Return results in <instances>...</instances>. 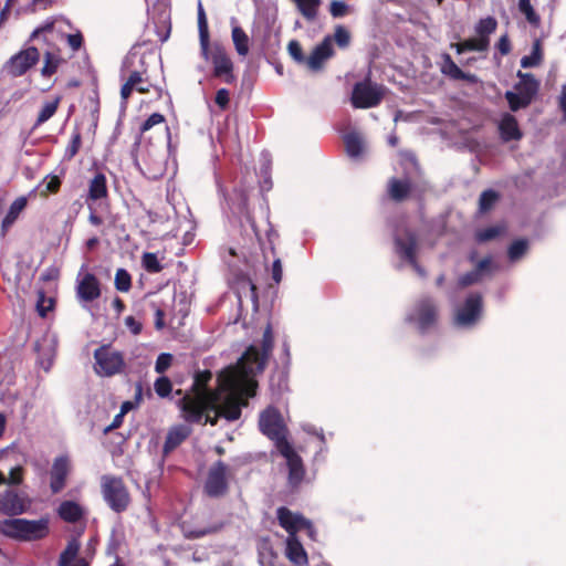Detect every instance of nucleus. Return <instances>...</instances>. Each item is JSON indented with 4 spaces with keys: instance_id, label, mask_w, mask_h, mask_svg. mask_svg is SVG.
I'll list each match as a JSON object with an SVG mask.
<instances>
[{
    "instance_id": "cd10ccee",
    "label": "nucleus",
    "mask_w": 566,
    "mask_h": 566,
    "mask_svg": "<svg viewBox=\"0 0 566 566\" xmlns=\"http://www.w3.org/2000/svg\"><path fill=\"white\" fill-rule=\"evenodd\" d=\"M259 563L261 566H282L272 543L262 538L258 543Z\"/></svg>"
},
{
    "instance_id": "49530a36",
    "label": "nucleus",
    "mask_w": 566,
    "mask_h": 566,
    "mask_svg": "<svg viewBox=\"0 0 566 566\" xmlns=\"http://www.w3.org/2000/svg\"><path fill=\"white\" fill-rule=\"evenodd\" d=\"M518 9L532 25L537 27L539 24V17L533 9L531 0H518Z\"/></svg>"
},
{
    "instance_id": "ddd939ff",
    "label": "nucleus",
    "mask_w": 566,
    "mask_h": 566,
    "mask_svg": "<svg viewBox=\"0 0 566 566\" xmlns=\"http://www.w3.org/2000/svg\"><path fill=\"white\" fill-rule=\"evenodd\" d=\"M229 472V467L222 461L211 465L205 484V491L209 496L218 497L227 492Z\"/></svg>"
},
{
    "instance_id": "338daca9",
    "label": "nucleus",
    "mask_w": 566,
    "mask_h": 566,
    "mask_svg": "<svg viewBox=\"0 0 566 566\" xmlns=\"http://www.w3.org/2000/svg\"><path fill=\"white\" fill-rule=\"evenodd\" d=\"M496 49L502 55H507L511 52V43L507 34H504L500 38Z\"/></svg>"
},
{
    "instance_id": "412c9836",
    "label": "nucleus",
    "mask_w": 566,
    "mask_h": 566,
    "mask_svg": "<svg viewBox=\"0 0 566 566\" xmlns=\"http://www.w3.org/2000/svg\"><path fill=\"white\" fill-rule=\"evenodd\" d=\"M135 165L140 172L149 179H157L165 172V159L163 154L155 150L148 151L147 159L145 160L146 169L144 170L136 159Z\"/></svg>"
},
{
    "instance_id": "aec40b11",
    "label": "nucleus",
    "mask_w": 566,
    "mask_h": 566,
    "mask_svg": "<svg viewBox=\"0 0 566 566\" xmlns=\"http://www.w3.org/2000/svg\"><path fill=\"white\" fill-rule=\"evenodd\" d=\"M35 350L38 353V364L45 371H50L56 348V339L54 336H44L41 340L35 343Z\"/></svg>"
},
{
    "instance_id": "f257e3e1",
    "label": "nucleus",
    "mask_w": 566,
    "mask_h": 566,
    "mask_svg": "<svg viewBox=\"0 0 566 566\" xmlns=\"http://www.w3.org/2000/svg\"><path fill=\"white\" fill-rule=\"evenodd\" d=\"M273 347V334L270 325L263 333L262 350L251 345L235 365L228 366L218 376L219 390L207 387L211 373L206 371L195 377L192 396H185L180 401L182 417L188 422L216 424L219 417L229 421L240 418L245 399L255 395L258 382L255 376L262 373Z\"/></svg>"
},
{
    "instance_id": "5fc2aeb1",
    "label": "nucleus",
    "mask_w": 566,
    "mask_h": 566,
    "mask_svg": "<svg viewBox=\"0 0 566 566\" xmlns=\"http://www.w3.org/2000/svg\"><path fill=\"white\" fill-rule=\"evenodd\" d=\"M156 394L161 397H168L171 392V381L167 377H159L154 385Z\"/></svg>"
},
{
    "instance_id": "e433bc0d",
    "label": "nucleus",
    "mask_w": 566,
    "mask_h": 566,
    "mask_svg": "<svg viewBox=\"0 0 566 566\" xmlns=\"http://www.w3.org/2000/svg\"><path fill=\"white\" fill-rule=\"evenodd\" d=\"M232 41L239 55L245 56L249 53V38L242 28L235 25L232 28Z\"/></svg>"
},
{
    "instance_id": "4be33fe9",
    "label": "nucleus",
    "mask_w": 566,
    "mask_h": 566,
    "mask_svg": "<svg viewBox=\"0 0 566 566\" xmlns=\"http://www.w3.org/2000/svg\"><path fill=\"white\" fill-rule=\"evenodd\" d=\"M333 55L332 39L325 38L323 42L314 48L305 63L312 71L321 70L323 63Z\"/></svg>"
},
{
    "instance_id": "72a5a7b5",
    "label": "nucleus",
    "mask_w": 566,
    "mask_h": 566,
    "mask_svg": "<svg viewBox=\"0 0 566 566\" xmlns=\"http://www.w3.org/2000/svg\"><path fill=\"white\" fill-rule=\"evenodd\" d=\"M491 263H492V261L490 258H485V259L481 260L473 271L463 274L459 279V285L462 287H465L473 283L479 282L481 280L482 273L490 269Z\"/></svg>"
},
{
    "instance_id": "1a4fd4ad",
    "label": "nucleus",
    "mask_w": 566,
    "mask_h": 566,
    "mask_svg": "<svg viewBox=\"0 0 566 566\" xmlns=\"http://www.w3.org/2000/svg\"><path fill=\"white\" fill-rule=\"evenodd\" d=\"M205 60L211 61L213 65V75L216 77L223 78L228 84L235 81L233 63L222 45L214 43L211 48L209 46L208 59Z\"/></svg>"
},
{
    "instance_id": "f8f14e48",
    "label": "nucleus",
    "mask_w": 566,
    "mask_h": 566,
    "mask_svg": "<svg viewBox=\"0 0 566 566\" xmlns=\"http://www.w3.org/2000/svg\"><path fill=\"white\" fill-rule=\"evenodd\" d=\"M31 504L32 501L25 493L12 489H7L0 493V512L6 515H21L28 512Z\"/></svg>"
},
{
    "instance_id": "a211bd4d",
    "label": "nucleus",
    "mask_w": 566,
    "mask_h": 566,
    "mask_svg": "<svg viewBox=\"0 0 566 566\" xmlns=\"http://www.w3.org/2000/svg\"><path fill=\"white\" fill-rule=\"evenodd\" d=\"M482 310V298L479 294H471L464 305L458 311L455 323L459 326H470L476 322Z\"/></svg>"
},
{
    "instance_id": "e2e57ef3",
    "label": "nucleus",
    "mask_w": 566,
    "mask_h": 566,
    "mask_svg": "<svg viewBox=\"0 0 566 566\" xmlns=\"http://www.w3.org/2000/svg\"><path fill=\"white\" fill-rule=\"evenodd\" d=\"M218 530L217 526L213 527H197L195 530L186 531V536L190 538H199L203 537L207 534L213 533Z\"/></svg>"
},
{
    "instance_id": "9b49d317",
    "label": "nucleus",
    "mask_w": 566,
    "mask_h": 566,
    "mask_svg": "<svg viewBox=\"0 0 566 566\" xmlns=\"http://www.w3.org/2000/svg\"><path fill=\"white\" fill-rule=\"evenodd\" d=\"M276 515L280 525L287 532V536H296L297 532L305 531L311 538H314L313 525L303 515L284 506L277 509Z\"/></svg>"
},
{
    "instance_id": "20e7f679",
    "label": "nucleus",
    "mask_w": 566,
    "mask_h": 566,
    "mask_svg": "<svg viewBox=\"0 0 566 566\" xmlns=\"http://www.w3.org/2000/svg\"><path fill=\"white\" fill-rule=\"evenodd\" d=\"M101 492L108 507L122 513L127 510L130 503V496L120 478L114 475H103L101 478Z\"/></svg>"
},
{
    "instance_id": "bf43d9fd",
    "label": "nucleus",
    "mask_w": 566,
    "mask_h": 566,
    "mask_svg": "<svg viewBox=\"0 0 566 566\" xmlns=\"http://www.w3.org/2000/svg\"><path fill=\"white\" fill-rule=\"evenodd\" d=\"M171 360H172V356L170 354H168V353L160 354L156 359L155 370L158 374H163L164 371H166L169 368V366L171 365Z\"/></svg>"
},
{
    "instance_id": "de8ad7c7",
    "label": "nucleus",
    "mask_w": 566,
    "mask_h": 566,
    "mask_svg": "<svg viewBox=\"0 0 566 566\" xmlns=\"http://www.w3.org/2000/svg\"><path fill=\"white\" fill-rule=\"evenodd\" d=\"M505 98L513 112L524 108L531 104V102L525 99L518 92L514 93L509 91L505 93Z\"/></svg>"
},
{
    "instance_id": "4d7b16f0",
    "label": "nucleus",
    "mask_w": 566,
    "mask_h": 566,
    "mask_svg": "<svg viewBox=\"0 0 566 566\" xmlns=\"http://www.w3.org/2000/svg\"><path fill=\"white\" fill-rule=\"evenodd\" d=\"M334 40L340 48H346L350 41L349 32L342 25L336 27Z\"/></svg>"
},
{
    "instance_id": "2eb2a0df",
    "label": "nucleus",
    "mask_w": 566,
    "mask_h": 566,
    "mask_svg": "<svg viewBox=\"0 0 566 566\" xmlns=\"http://www.w3.org/2000/svg\"><path fill=\"white\" fill-rule=\"evenodd\" d=\"M85 265H82L76 277V296L81 303H90L101 296V285L97 277L92 273H82Z\"/></svg>"
},
{
    "instance_id": "6e6552de",
    "label": "nucleus",
    "mask_w": 566,
    "mask_h": 566,
    "mask_svg": "<svg viewBox=\"0 0 566 566\" xmlns=\"http://www.w3.org/2000/svg\"><path fill=\"white\" fill-rule=\"evenodd\" d=\"M384 93L385 88L382 86L373 83L369 80L359 82L355 84L353 90V106L356 108L374 107L380 102Z\"/></svg>"
},
{
    "instance_id": "8fccbe9b",
    "label": "nucleus",
    "mask_w": 566,
    "mask_h": 566,
    "mask_svg": "<svg viewBox=\"0 0 566 566\" xmlns=\"http://www.w3.org/2000/svg\"><path fill=\"white\" fill-rule=\"evenodd\" d=\"M59 57L52 54L51 52H46L44 55V65L41 70V74L43 76H51L57 70Z\"/></svg>"
},
{
    "instance_id": "393cba45",
    "label": "nucleus",
    "mask_w": 566,
    "mask_h": 566,
    "mask_svg": "<svg viewBox=\"0 0 566 566\" xmlns=\"http://www.w3.org/2000/svg\"><path fill=\"white\" fill-rule=\"evenodd\" d=\"M191 433V428L188 424H177L169 429L166 436V441L163 448L164 455L169 454L177 447H179Z\"/></svg>"
},
{
    "instance_id": "13d9d810",
    "label": "nucleus",
    "mask_w": 566,
    "mask_h": 566,
    "mask_svg": "<svg viewBox=\"0 0 566 566\" xmlns=\"http://www.w3.org/2000/svg\"><path fill=\"white\" fill-rule=\"evenodd\" d=\"M80 147H81V135H80V133H75L72 136L70 145L65 149L64 157L66 159H72L77 154Z\"/></svg>"
},
{
    "instance_id": "37998d69",
    "label": "nucleus",
    "mask_w": 566,
    "mask_h": 566,
    "mask_svg": "<svg viewBox=\"0 0 566 566\" xmlns=\"http://www.w3.org/2000/svg\"><path fill=\"white\" fill-rule=\"evenodd\" d=\"M302 429L306 433L317 437V439L319 440V447H318L316 455L327 451L326 437H325L322 428H317L316 426L311 424V423H305L302 426Z\"/></svg>"
},
{
    "instance_id": "3c124183",
    "label": "nucleus",
    "mask_w": 566,
    "mask_h": 566,
    "mask_svg": "<svg viewBox=\"0 0 566 566\" xmlns=\"http://www.w3.org/2000/svg\"><path fill=\"white\" fill-rule=\"evenodd\" d=\"M463 45L468 51L484 52L490 45V39L471 38L463 41Z\"/></svg>"
},
{
    "instance_id": "473e14b6",
    "label": "nucleus",
    "mask_w": 566,
    "mask_h": 566,
    "mask_svg": "<svg viewBox=\"0 0 566 566\" xmlns=\"http://www.w3.org/2000/svg\"><path fill=\"white\" fill-rule=\"evenodd\" d=\"M107 196V184L104 174H96L88 185V199L96 201Z\"/></svg>"
},
{
    "instance_id": "79ce46f5",
    "label": "nucleus",
    "mask_w": 566,
    "mask_h": 566,
    "mask_svg": "<svg viewBox=\"0 0 566 566\" xmlns=\"http://www.w3.org/2000/svg\"><path fill=\"white\" fill-rule=\"evenodd\" d=\"M499 193L492 189L484 190L480 195L479 199V210L480 212L484 213L488 212L497 201Z\"/></svg>"
},
{
    "instance_id": "a19ab883",
    "label": "nucleus",
    "mask_w": 566,
    "mask_h": 566,
    "mask_svg": "<svg viewBox=\"0 0 566 566\" xmlns=\"http://www.w3.org/2000/svg\"><path fill=\"white\" fill-rule=\"evenodd\" d=\"M497 27V21L493 17L481 19L475 25V33L480 39H489Z\"/></svg>"
},
{
    "instance_id": "c03bdc74",
    "label": "nucleus",
    "mask_w": 566,
    "mask_h": 566,
    "mask_svg": "<svg viewBox=\"0 0 566 566\" xmlns=\"http://www.w3.org/2000/svg\"><path fill=\"white\" fill-rule=\"evenodd\" d=\"M142 264L144 269L149 273H158L163 270V265L159 262L157 255L151 252H145L143 254Z\"/></svg>"
},
{
    "instance_id": "6ab92c4d",
    "label": "nucleus",
    "mask_w": 566,
    "mask_h": 566,
    "mask_svg": "<svg viewBox=\"0 0 566 566\" xmlns=\"http://www.w3.org/2000/svg\"><path fill=\"white\" fill-rule=\"evenodd\" d=\"M397 252L400 258L408 262L420 276H424V270L416 261L417 240L412 233H407L405 238H397Z\"/></svg>"
},
{
    "instance_id": "9d476101",
    "label": "nucleus",
    "mask_w": 566,
    "mask_h": 566,
    "mask_svg": "<svg viewBox=\"0 0 566 566\" xmlns=\"http://www.w3.org/2000/svg\"><path fill=\"white\" fill-rule=\"evenodd\" d=\"M129 63V60L127 59L124 62L123 69H122V78L125 80L122 88H120V98L123 103H126L128 97L130 96L133 91H137L139 93H148L151 87V83L149 80L145 76V71H127V65Z\"/></svg>"
},
{
    "instance_id": "09e8293b",
    "label": "nucleus",
    "mask_w": 566,
    "mask_h": 566,
    "mask_svg": "<svg viewBox=\"0 0 566 566\" xmlns=\"http://www.w3.org/2000/svg\"><path fill=\"white\" fill-rule=\"evenodd\" d=\"M528 242L526 240H516L514 241L507 251L509 258L511 261H517L521 259L525 252L527 251Z\"/></svg>"
},
{
    "instance_id": "603ef678",
    "label": "nucleus",
    "mask_w": 566,
    "mask_h": 566,
    "mask_svg": "<svg viewBox=\"0 0 566 566\" xmlns=\"http://www.w3.org/2000/svg\"><path fill=\"white\" fill-rule=\"evenodd\" d=\"M502 232V228L499 226L489 227L482 230H479L475 233V239L478 242L483 243L490 240L495 239Z\"/></svg>"
},
{
    "instance_id": "a878e982",
    "label": "nucleus",
    "mask_w": 566,
    "mask_h": 566,
    "mask_svg": "<svg viewBox=\"0 0 566 566\" xmlns=\"http://www.w3.org/2000/svg\"><path fill=\"white\" fill-rule=\"evenodd\" d=\"M499 130L504 142L520 140L523 136L517 119L510 113L502 115L499 123Z\"/></svg>"
},
{
    "instance_id": "f03ea898",
    "label": "nucleus",
    "mask_w": 566,
    "mask_h": 566,
    "mask_svg": "<svg viewBox=\"0 0 566 566\" xmlns=\"http://www.w3.org/2000/svg\"><path fill=\"white\" fill-rule=\"evenodd\" d=\"M397 170L402 177L391 178V201H405L418 198L422 191L421 172L415 155L400 151L397 159Z\"/></svg>"
},
{
    "instance_id": "69168bd1",
    "label": "nucleus",
    "mask_w": 566,
    "mask_h": 566,
    "mask_svg": "<svg viewBox=\"0 0 566 566\" xmlns=\"http://www.w3.org/2000/svg\"><path fill=\"white\" fill-rule=\"evenodd\" d=\"M271 275H272V280L276 284H279L282 281L283 270H282V262L279 258H276L272 263Z\"/></svg>"
},
{
    "instance_id": "6e6d98bb",
    "label": "nucleus",
    "mask_w": 566,
    "mask_h": 566,
    "mask_svg": "<svg viewBox=\"0 0 566 566\" xmlns=\"http://www.w3.org/2000/svg\"><path fill=\"white\" fill-rule=\"evenodd\" d=\"M287 51L295 62L300 64L305 63L306 59L303 54L302 46L296 40L290 41Z\"/></svg>"
},
{
    "instance_id": "39448f33",
    "label": "nucleus",
    "mask_w": 566,
    "mask_h": 566,
    "mask_svg": "<svg viewBox=\"0 0 566 566\" xmlns=\"http://www.w3.org/2000/svg\"><path fill=\"white\" fill-rule=\"evenodd\" d=\"M259 427L261 432L274 442L277 450L283 444H291L286 439L287 430L282 417L275 408L269 407L260 415Z\"/></svg>"
},
{
    "instance_id": "2f4dec72",
    "label": "nucleus",
    "mask_w": 566,
    "mask_h": 566,
    "mask_svg": "<svg viewBox=\"0 0 566 566\" xmlns=\"http://www.w3.org/2000/svg\"><path fill=\"white\" fill-rule=\"evenodd\" d=\"M300 14L308 22H313L318 17L322 0H292Z\"/></svg>"
},
{
    "instance_id": "774afa93",
    "label": "nucleus",
    "mask_w": 566,
    "mask_h": 566,
    "mask_svg": "<svg viewBox=\"0 0 566 566\" xmlns=\"http://www.w3.org/2000/svg\"><path fill=\"white\" fill-rule=\"evenodd\" d=\"M8 484L18 485L22 482V468L17 467L10 471Z\"/></svg>"
},
{
    "instance_id": "c756f323",
    "label": "nucleus",
    "mask_w": 566,
    "mask_h": 566,
    "mask_svg": "<svg viewBox=\"0 0 566 566\" xmlns=\"http://www.w3.org/2000/svg\"><path fill=\"white\" fill-rule=\"evenodd\" d=\"M198 31H199V41H200V51L203 59H208L209 54V30H208V21L201 4V1L198 2Z\"/></svg>"
},
{
    "instance_id": "864d4df0",
    "label": "nucleus",
    "mask_w": 566,
    "mask_h": 566,
    "mask_svg": "<svg viewBox=\"0 0 566 566\" xmlns=\"http://www.w3.org/2000/svg\"><path fill=\"white\" fill-rule=\"evenodd\" d=\"M350 11L349 6L343 0H332L329 3V13L333 18H343Z\"/></svg>"
},
{
    "instance_id": "b1692460",
    "label": "nucleus",
    "mask_w": 566,
    "mask_h": 566,
    "mask_svg": "<svg viewBox=\"0 0 566 566\" xmlns=\"http://www.w3.org/2000/svg\"><path fill=\"white\" fill-rule=\"evenodd\" d=\"M285 556L294 566L307 564V554L297 536H287L285 539Z\"/></svg>"
},
{
    "instance_id": "7ed1b4c3",
    "label": "nucleus",
    "mask_w": 566,
    "mask_h": 566,
    "mask_svg": "<svg viewBox=\"0 0 566 566\" xmlns=\"http://www.w3.org/2000/svg\"><path fill=\"white\" fill-rule=\"evenodd\" d=\"M1 532L10 538L22 542L40 541L49 534V518L39 520L9 518L0 526Z\"/></svg>"
},
{
    "instance_id": "7c9ffc66",
    "label": "nucleus",
    "mask_w": 566,
    "mask_h": 566,
    "mask_svg": "<svg viewBox=\"0 0 566 566\" xmlns=\"http://www.w3.org/2000/svg\"><path fill=\"white\" fill-rule=\"evenodd\" d=\"M59 516L69 523L78 522L84 515V509L73 501H64L57 509Z\"/></svg>"
},
{
    "instance_id": "bb28decb",
    "label": "nucleus",
    "mask_w": 566,
    "mask_h": 566,
    "mask_svg": "<svg viewBox=\"0 0 566 566\" xmlns=\"http://www.w3.org/2000/svg\"><path fill=\"white\" fill-rule=\"evenodd\" d=\"M221 258L233 271H241L240 264L248 262V253L244 248L228 245L221 250Z\"/></svg>"
},
{
    "instance_id": "58836bf2",
    "label": "nucleus",
    "mask_w": 566,
    "mask_h": 566,
    "mask_svg": "<svg viewBox=\"0 0 566 566\" xmlns=\"http://www.w3.org/2000/svg\"><path fill=\"white\" fill-rule=\"evenodd\" d=\"M543 59L542 45L539 40H535L532 45V51L528 55L521 59V66L524 69L535 67L541 64Z\"/></svg>"
},
{
    "instance_id": "4468645a",
    "label": "nucleus",
    "mask_w": 566,
    "mask_h": 566,
    "mask_svg": "<svg viewBox=\"0 0 566 566\" xmlns=\"http://www.w3.org/2000/svg\"><path fill=\"white\" fill-rule=\"evenodd\" d=\"M277 451L286 461V467L289 469V485L292 489H297L305 476V468L301 457L295 452L291 444H283Z\"/></svg>"
},
{
    "instance_id": "dca6fc26",
    "label": "nucleus",
    "mask_w": 566,
    "mask_h": 566,
    "mask_svg": "<svg viewBox=\"0 0 566 566\" xmlns=\"http://www.w3.org/2000/svg\"><path fill=\"white\" fill-rule=\"evenodd\" d=\"M40 53L36 48L30 46L13 55L7 65L8 72L13 76L23 75L30 67L38 63Z\"/></svg>"
},
{
    "instance_id": "680f3d73",
    "label": "nucleus",
    "mask_w": 566,
    "mask_h": 566,
    "mask_svg": "<svg viewBox=\"0 0 566 566\" xmlns=\"http://www.w3.org/2000/svg\"><path fill=\"white\" fill-rule=\"evenodd\" d=\"M230 93L227 88H220L217 91L214 102L221 108L226 109L229 105Z\"/></svg>"
},
{
    "instance_id": "c85d7f7f",
    "label": "nucleus",
    "mask_w": 566,
    "mask_h": 566,
    "mask_svg": "<svg viewBox=\"0 0 566 566\" xmlns=\"http://www.w3.org/2000/svg\"><path fill=\"white\" fill-rule=\"evenodd\" d=\"M517 76L520 77V83L515 87L516 92L521 93L525 99L532 102L538 91V81L532 74L522 73L521 71L517 73Z\"/></svg>"
},
{
    "instance_id": "052dcab7",
    "label": "nucleus",
    "mask_w": 566,
    "mask_h": 566,
    "mask_svg": "<svg viewBox=\"0 0 566 566\" xmlns=\"http://www.w3.org/2000/svg\"><path fill=\"white\" fill-rule=\"evenodd\" d=\"M165 120V117L159 113L151 114L140 126V132L145 133L149 130L155 125L161 124Z\"/></svg>"
},
{
    "instance_id": "423d86ee",
    "label": "nucleus",
    "mask_w": 566,
    "mask_h": 566,
    "mask_svg": "<svg viewBox=\"0 0 566 566\" xmlns=\"http://www.w3.org/2000/svg\"><path fill=\"white\" fill-rule=\"evenodd\" d=\"M94 369L97 375L109 377L122 371L124 367L123 355L111 346H101L94 352Z\"/></svg>"
},
{
    "instance_id": "4c0bfd02",
    "label": "nucleus",
    "mask_w": 566,
    "mask_h": 566,
    "mask_svg": "<svg viewBox=\"0 0 566 566\" xmlns=\"http://www.w3.org/2000/svg\"><path fill=\"white\" fill-rule=\"evenodd\" d=\"M27 199L24 197L17 198L10 206L6 217L2 220V229H7L13 224L20 212L25 208Z\"/></svg>"
},
{
    "instance_id": "a18cd8bd",
    "label": "nucleus",
    "mask_w": 566,
    "mask_h": 566,
    "mask_svg": "<svg viewBox=\"0 0 566 566\" xmlns=\"http://www.w3.org/2000/svg\"><path fill=\"white\" fill-rule=\"evenodd\" d=\"M115 287L119 292H128L132 286V277L125 269H118L115 273Z\"/></svg>"
},
{
    "instance_id": "0e129e2a",
    "label": "nucleus",
    "mask_w": 566,
    "mask_h": 566,
    "mask_svg": "<svg viewBox=\"0 0 566 566\" xmlns=\"http://www.w3.org/2000/svg\"><path fill=\"white\" fill-rule=\"evenodd\" d=\"M66 41H67L69 46L72 49V51L76 52L81 49V46L83 44L82 33L80 31H77L76 33L69 34L66 36Z\"/></svg>"
},
{
    "instance_id": "5701e85b",
    "label": "nucleus",
    "mask_w": 566,
    "mask_h": 566,
    "mask_svg": "<svg viewBox=\"0 0 566 566\" xmlns=\"http://www.w3.org/2000/svg\"><path fill=\"white\" fill-rule=\"evenodd\" d=\"M344 144L347 156L355 161H359L364 158L367 151V145L358 132H350L344 136Z\"/></svg>"
},
{
    "instance_id": "0eeeda50",
    "label": "nucleus",
    "mask_w": 566,
    "mask_h": 566,
    "mask_svg": "<svg viewBox=\"0 0 566 566\" xmlns=\"http://www.w3.org/2000/svg\"><path fill=\"white\" fill-rule=\"evenodd\" d=\"M438 317L437 305L430 297L421 298L408 314V321L421 333L430 331Z\"/></svg>"
},
{
    "instance_id": "f3484780",
    "label": "nucleus",
    "mask_w": 566,
    "mask_h": 566,
    "mask_svg": "<svg viewBox=\"0 0 566 566\" xmlns=\"http://www.w3.org/2000/svg\"><path fill=\"white\" fill-rule=\"evenodd\" d=\"M71 471L69 457L60 455L54 459L50 471V489L53 494L60 493L66 485V479Z\"/></svg>"
},
{
    "instance_id": "f704fd0d",
    "label": "nucleus",
    "mask_w": 566,
    "mask_h": 566,
    "mask_svg": "<svg viewBox=\"0 0 566 566\" xmlns=\"http://www.w3.org/2000/svg\"><path fill=\"white\" fill-rule=\"evenodd\" d=\"M443 74L450 76L453 80H472L474 76L464 73L451 59L449 54L443 57V64L441 66Z\"/></svg>"
},
{
    "instance_id": "ea45409f",
    "label": "nucleus",
    "mask_w": 566,
    "mask_h": 566,
    "mask_svg": "<svg viewBox=\"0 0 566 566\" xmlns=\"http://www.w3.org/2000/svg\"><path fill=\"white\" fill-rule=\"evenodd\" d=\"M60 104V97H55L53 101L45 102L38 115L35 127L48 122L57 111Z\"/></svg>"
},
{
    "instance_id": "c9c22d12",
    "label": "nucleus",
    "mask_w": 566,
    "mask_h": 566,
    "mask_svg": "<svg viewBox=\"0 0 566 566\" xmlns=\"http://www.w3.org/2000/svg\"><path fill=\"white\" fill-rule=\"evenodd\" d=\"M80 542L76 538H72L67 542L65 549L61 553L59 558V566H69L75 563L78 558Z\"/></svg>"
}]
</instances>
